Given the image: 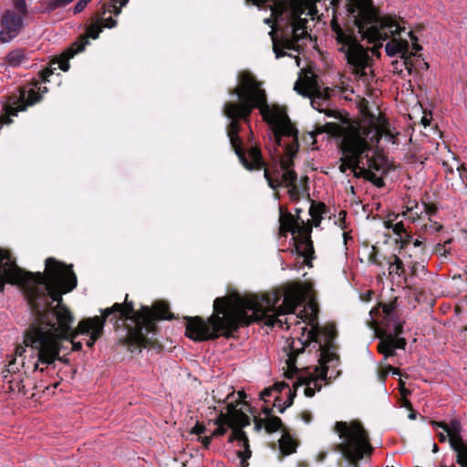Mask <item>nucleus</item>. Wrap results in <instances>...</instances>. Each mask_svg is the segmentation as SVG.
I'll return each instance as SVG.
<instances>
[{
    "mask_svg": "<svg viewBox=\"0 0 467 467\" xmlns=\"http://www.w3.org/2000/svg\"><path fill=\"white\" fill-rule=\"evenodd\" d=\"M389 319L386 324V336L379 343V351L384 355L385 358L393 356L396 349H403L406 346V340L399 337L403 330V324L399 319L391 317L387 313Z\"/></svg>",
    "mask_w": 467,
    "mask_h": 467,
    "instance_id": "obj_12",
    "label": "nucleus"
},
{
    "mask_svg": "<svg viewBox=\"0 0 467 467\" xmlns=\"http://www.w3.org/2000/svg\"><path fill=\"white\" fill-rule=\"evenodd\" d=\"M52 74V70L51 69H47L46 71H43L41 73V78L44 82H47L48 81L47 78Z\"/></svg>",
    "mask_w": 467,
    "mask_h": 467,
    "instance_id": "obj_32",
    "label": "nucleus"
},
{
    "mask_svg": "<svg viewBox=\"0 0 467 467\" xmlns=\"http://www.w3.org/2000/svg\"><path fill=\"white\" fill-rule=\"evenodd\" d=\"M437 450H438L437 445H436V444H433V451H437Z\"/></svg>",
    "mask_w": 467,
    "mask_h": 467,
    "instance_id": "obj_38",
    "label": "nucleus"
},
{
    "mask_svg": "<svg viewBox=\"0 0 467 467\" xmlns=\"http://www.w3.org/2000/svg\"><path fill=\"white\" fill-rule=\"evenodd\" d=\"M369 0H347V11L348 13V16L351 19L352 17H357L359 16L363 10L366 12V6L368 7Z\"/></svg>",
    "mask_w": 467,
    "mask_h": 467,
    "instance_id": "obj_17",
    "label": "nucleus"
},
{
    "mask_svg": "<svg viewBox=\"0 0 467 467\" xmlns=\"http://www.w3.org/2000/svg\"><path fill=\"white\" fill-rule=\"evenodd\" d=\"M87 44V40H81L79 42H76L74 47L68 48L57 61L59 68L64 72L67 71L69 68L68 60L72 58L77 53L83 51Z\"/></svg>",
    "mask_w": 467,
    "mask_h": 467,
    "instance_id": "obj_16",
    "label": "nucleus"
},
{
    "mask_svg": "<svg viewBox=\"0 0 467 467\" xmlns=\"http://www.w3.org/2000/svg\"><path fill=\"white\" fill-rule=\"evenodd\" d=\"M324 204H318L317 206H315L314 204L311 205L309 209V213L314 221L315 226L319 225V223L321 221V213L324 211Z\"/></svg>",
    "mask_w": 467,
    "mask_h": 467,
    "instance_id": "obj_22",
    "label": "nucleus"
},
{
    "mask_svg": "<svg viewBox=\"0 0 467 467\" xmlns=\"http://www.w3.org/2000/svg\"><path fill=\"white\" fill-rule=\"evenodd\" d=\"M245 403H237L234 405L229 403L225 412H221L218 419L215 420L217 428L209 436H204L201 439L202 445L207 448L211 442L212 438L223 436L231 429L232 434L229 441H237L240 447H244L245 451L241 455L242 464L245 463L247 458L250 457V452L247 451L248 446L247 438L242 428L250 424L249 417L244 412Z\"/></svg>",
    "mask_w": 467,
    "mask_h": 467,
    "instance_id": "obj_9",
    "label": "nucleus"
},
{
    "mask_svg": "<svg viewBox=\"0 0 467 467\" xmlns=\"http://www.w3.org/2000/svg\"><path fill=\"white\" fill-rule=\"evenodd\" d=\"M265 426L268 432H274L281 428L282 421L278 417H270L266 420Z\"/></svg>",
    "mask_w": 467,
    "mask_h": 467,
    "instance_id": "obj_23",
    "label": "nucleus"
},
{
    "mask_svg": "<svg viewBox=\"0 0 467 467\" xmlns=\"http://www.w3.org/2000/svg\"><path fill=\"white\" fill-rule=\"evenodd\" d=\"M434 428H443L449 435V442L452 450L456 452L457 462L461 467H467V444L462 439V425L457 420H452L449 423L432 421Z\"/></svg>",
    "mask_w": 467,
    "mask_h": 467,
    "instance_id": "obj_13",
    "label": "nucleus"
},
{
    "mask_svg": "<svg viewBox=\"0 0 467 467\" xmlns=\"http://www.w3.org/2000/svg\"><path fill=\"white\" fill-rule=\"evenodd\" d=\"M102 20H103V25H102L103 27L112 28L117 26V20L112 17L102 18Z\"/></svg>",
    "mask_w": 467,
    "mask_h": 467,
    "instance_id": "obj_29",
    "label": "nucleus"
},
{
    "mask_svg": "<svg viewBox=\"0 0 467 467\" xmlns=\"http://www.w3.org/2000/svg\"><path fill=\"white\" fill-rule=\"evenodd\" d=\"M312 287L309 284L295 283L284 292L276 291L258 296L233 295L228 298H216L213 303L214 314L205 322L199 317L188 318L186 336L195 341H204L227 335L241 325L261 322L267 327L290 328L295 321V330L301 332V337H288L282 348L281 358L287 367L288 377L300 370L297 358L303 354L310 341H318L320 327L317 322V306L309 301L296 316L294 310L308 296Z\"/></svg>",
    "mask_w": 467,
    "mask_h": 467,
    "instance_id": "obj_3",
    "label": "nucleus"
},
{
    "mask_svg": "<svg viewBox=\"0 0 467 467\" xmlns=\"http://www.w3.org/2000/svg\"><path fill=\"white\" fill-rule=\"evenodd\" d=\"M401 394H402L403 396H406V394H407L406 390H405L403 388L401 389Z\"/></svg>",
    "mask_w": 467,
    "mask_h": 467,
    "instance_id": "obj_37",
    "label": "nucleus"
},
{
    "mask_svg": "<svg viewBox=\"0 0 467 467\" xmlns=\"http://www.w3.org/2000/svg\"><path fill=\"white\" fill-rule=\"evenodd\" d=\"M410 419H415L414 414H410Z\"/></svg>",
    "mask_w": 467,
    "mask_h": 467,
    "instance_id": "obj_41",
    "label": "nucleus"
},
{
    "mask_svg": "<svg viewBox=\"0 0 467 467\" xmlns=\"http://www.w3.org/2000/svg\"><path fill=\"white\" fill-rule=\"evenodd\" d=\"M389 275L400 276L403 272L402 261L396 254H392L389 260Z\"/></svg>",
    "mask_w": 467,
    "mask_h": 467,
    "instance_id": "obj_20",
    "label": "nucleus"
},
{
    "mask_svg": "<svg viewBox=\"0 0 467 467\" xmlns=\"http://www.w3.org/2000/svg\"><path fill=\"white\" fill-rule=\"evenodd\" d=\"M25 16L13 9L5 10L0 16V42L6 44L16 38L25 26Z\"/></svg>",
    "mask_w": 467,
    "mask_h": 467,
    "instance_id": "obj_14",
    "label": "nucleus"
},
{
    "mask_svg": "<svg viewBox=\"0 0 467 467\" xmlns=\"http://www.w3.org/2000/svg\"><path fill=\"white\" fill-rule=\"evenodd\" d=\"M441 429L443 431L439 433V438H440V441L444 442L447 440L449 441V435H448V432L443 428H441Z\"/></svg>",
    "mask_w": 467,
    "mask_h": 467,
    "instance_id": "obj_31",
    "label": "nucleus"
},
{
    "mask_svg": "<svg viewBox=\"0 0 467 467\" xmlns=\"http://www.w3.org/2000/svg\"><path fill=\"white\" fill-rule=\"evenodd\" d=\"M234 94L240 103H226L224 114L231 119L227 135L240 161L247 170L264 169L270 188L285 185L290 197L298 199L297 175L292 169L297 130L285 109L267 104L265 90L247 72L241 75Z\"/></svg>",
    "mask_w": 467,
    "mask_h": 467,
    "instance_id": "obj_2",
    "label": "nucleus"
},
{
    "mask_svg": "<svg viewBox=\"0 0 467 467\" xmlns=\"http://www.w3.org/2000/svg\"><path fill=\"white\" fill-rule=\"evenodd\" d=\"M367 9L351 20L362 37L373 43L375 47H381L383 42L390 38L385 46V51L389 57L400 54L404 57L409 50L410 40L415 51L420 49L416 42L417 38L411 30L406 29L403 21L392 16H380L373 6L372 0L368 1Z\"/></svg>",
    "mask_w": 467,
    "mask_h": 467,
    "instance_id": "obj_6",
    "label": "nucleus"
},
{
    "mask_svg": "<svg viewBox=\"0 0 467 467\" xmlns=\"http://www.w3.org/2000/svg\"><path fill=\"white\" fill-rule=\"evenodd\" d=\"M102 25H100L99 23L91 25L87 31L88 36L93 39L98 38L100 32L102 31Z\"/></svg>",
    "mask_w": 467,
    "mask_h": 467,
    "instance_id": "obj_26",
    "label": "nucleus"
},
{
    "mask_svg": "<svg viewBox=\"0 0 467 467\" xmlns=\"http://www.w3.org/2000/svg\"><path fill=\"white\" fill-rule=\"evenodd\" d=\"M128 2L129 0H113L111 4L105 7L103 14L109 12L118 16L120 14V8L126 5Z\"/></svg>",
    "mask_w": 467,
    "mask_h": 467,
    "instance_id": "obj_21",
    "label": "nucleus"
},
{
    "mask_svg": "<svg viewBox=\"0 0 467 467\" xmlns=\"http://www.w3.org/2000/svg\"><path fill=\"white\" fill-rule=\"evenodd\" d=\"M336 356L330 353L327 349L321 348L319 358V366L315 368H306L300 371L296 381L293 384L294 394L291 393L290 388L285 383H276L272 388H266L260 392L261 400L266 401V398L272 395L273 391H283L287 389L289 391V403L290 406L293 402V397L298 391H303L304 395L311 398L315 395L316 391H319L323 386V382L327 379L328 366L327 364L334 361Z\"/></svg>",
    "mask_w": 467,
    "mask_h": 467,
    "instance_id": "obj_7",
    "label": "nucleus"
},
{
    "mask_svg": "<svg viewBox=\"0 0 467 467\" xmlns=\"http://www.w3.org/2000/svg\"><path fill=\"white\" fill-rule=\"evenodd\" d=\"M385 225L388 229H391L394 234L401 236V234L405 231L404 225L401 222L392 223L391 220L385 222Z\"/></svg>",
    "mask_w": 467,
    "mask_h": 467,
    "instance_id": "obj_24",
    "label": "nucleus"
},
{
    "mask_svg": "<svg viewBox=\"0 0 467 467\" xmlns=\"http://www.w3.org/2000/svg\"><path fill=\"white\" fill-rule=\"evenodd\" d=\"M311 232L312 226L308 223H305L299 215L296 217L291 213H286L280 216V234L286 236L290 233L294 251L305 259L310 258L314 252L310 240Z\"/></svg>",
    "mask_w": 467,
    "mask_h": 467,
    "instance_id": "obj_11",
    "label": "nucleus"
},
{
    "mask_svg": "<svg viewBox=\"0 0 467 467\" xmlns=\"http://www.w3.org/2000/svg\"><path fill=\"white\" fill-rule=\"evenodd\" d=\"M74 0H51L47 3V9L48 10H55L58 7L66 6L67 5L70 4Z\"/></svg>",
    "mask_w": 467,
    "mask_h": 467,
    "instance_id": "obj_27",
    "label": "nucleus"
},
{
    "mask_svg": "<svg viewBox=\"0 0 467 467\" xmlns=\"http://www.w3.org/2000/svg\"><path fill=\"white\" fill-rule=\"evenodd\" d=\"M317 457H318V459H319L320 461H322V460L326 457V452H324V451L319 452V454L317 455Z\"/></svg>",
    "mask_w": 467,
    "mask_h": 467,
    "instance_id": "obj_33",
    "label": "nucleus"
},
{
    "mask_svg": "<svg viewBox=\"0 0 467 467\" xmlns=\"http://www.w3.org/2000/svg\"><path fill=\"white\" fill-rule=\"evenodd\" d=\"M279 448L283 454H291L296 451V441L288 433H283L279 440Z\"/></svg>",
    "mask_w": 467,
    "mask_h": 467,
    "instance_id": "obj_18",
    "label": "nucleus"
},
{
    "mask_svg": "<svg viewBox=\"0 0 467 467\" xmlns=\"http://www.w3.org/2000/svg\"><path fill=\"white\" fill-rule=\"evenodd\" d=\"M238 395L240 398H242L243 396H244L242 392H238Z\"/></svg>",
    "mask_w": 467,
    "mask_h": 467,
    "instance_id": "obj_40",
    "label": "nucleus"
},
{
    "mask_svg": "<svg viewBox=\"0 0 467 467\" xmlns=\"http://www.w3.org/2000/svg\"><path fill=\"white\" fill-rule=\"evenodd\" d=\"M12 4L16 13L26 16L28 11L26 0H12Z\"/></svg>",
    "mask_w": 467,
    "mask_h": 467,
    "instance_id": "obj_25",
    "label": "nucleus"
},
{
    "mask_svg": "<svg viewBox=\"0 0 467 467\" xmlns=\"http://www.w3.org/2000/svg\"><path fill=\"white\" fill-rule=\"evenodd\" d=\"M330 26L337 48L345 55L352 72L358 78L365 77L370 61L368 50L358 43L351 27L341 26L336 17L331 20Z\"/></svg>",
    "mask_w": 467,
    "mask_h": 467,
    "instance_id": "obj_10",
    "label": "nucleus"
},
{
    "mask_svg": "<svg viewBox=\"0 0 467 467\" xmlns=\"http://www.w3.org/2000/svg\"><path fill=\"white\" fill-rule=\"evenodd\" d=\"M317 1H283L271 6L275 23L272 25V18H265L264 22L272 27L269 35L276 58L286 55L284 50H297V42L309 36L306 23L308 18H315Z\"/></svg>",
    "mask_w": 467,
    "mask_h": 467,
    "instance_id": "obj_5",
    "label": "nucleus"
},
{
    "mask_svg": "<svg viewBox=\"0 0 467 467\" xmlns=\"http://www.w3.org/2000/svg\"><path fill=\"white\" fill-rule=\"evenodd\" d=\"M334 431L340 440L337 450L350 463L357 464L370 457L373 448L360 421H337Z\"/></svg>",
    "mask_w": 467,
    "mask_h": 467,
    "instance_id": "obj_8",
    "label": "nucleus"
},
{
    "mask_svg": "<svg viewBox=\"0 0 467 467\" xmlns=\"http://www.w3.org/2000/svg\"><path fill=\"white\" fill-rule=\"evenodd\" d=\"M296 66H299V61H298V58L296 57Z\"/></svg>",
    "mask_w": 467,
    "mask_h": 467,
    "instance_id": "obj_39",
    "label": "nucleus"
},
{
    "mask_svg": "<svg viewBox=\"0 0 467 467\" xmlns=\"http://www.w3.org/2000/svg\"><path fill=\"white\" fill-rule=\"evenodd\" d=\"M343 237H344V243L347 244V241H348V234L344 232L343 233Z\"/></svg>",
    "mask_w": 467,
    "mask_h": 467,
    "instance_id": "obj_34",
    "label": "nucleus"
},
{
    "mask_svg": "<svg viewBox=\"0 0 467 467\" xmlns=\"http://www.w3.org/2000/svg\"><path fill=\"white\" fill-rule=\"evenodd\" d=\"M420 244L421 243L419 240H415V242L413 243L414 246H420Z\"/></svg>",
    "mask_w": 467,
    "mask_h": 467,
    "instance_id": "obj_35",
    "label": "nucleus"
},
{
    "mask_svg": "<svg viewBox=\"0 0 467 467\" xmlns=\"http://www.w3.org/2000/svg\"><path fill=\"white\" fill-rule=\"evenodd\" d=\"M91 0H79L74 6V13L78 14L84 10Z\"/></svg>",
    "mask_w": 467,
    "mask_h": 467,
    "instance_id": "obj_28",
    "label": "nucleus"
},
{
    "mask_svg": "<svg viewBox=\"0 0 467 467\" xmlns=\"http://www.w3.org/2000/svg\"><path fill=\"white\" fill-rule=\"evenodd\" d=\"M6 60L10 66L18 67L27 60L26 53L24 49H14L9 52L6 57Z\"/></svg>",
    "mask_w": 467,
    "mask_h": 467,
    "instance_id": "obj_19",
    "label": "nucleus"
},
{
    "mask_svg": "<svg viewBox=\"0 0 467 467\" xmlns=\"http://www.w3.org/2000/svg\"><path fill=\"white\" fill-rule=\"evenodd\" d=\"M0 291L4 290L5 283L20 286L36 315V320L24 332V345L16 348L15 358L3 376L12 392L24 389L27 372H44L54 364L59 358L64 341L71 344L72 350L81 349L82 341L91 348L101 337L105 320L111 314L134 323L127 335L131 351L146 347V333L153 329L155 318H170L169 308L162 302L156 303L152 308L143 306L140 312H135L132 303L126 301L125 305L116 303L104 309L100 317L81 320L71 331L73 317L61 304V295L76 287L77 277L71 266L54 258L46 260L45 274H34L19 268L8 253L0 249Z\"/></svg>",
    "mask_w": 467,
    "mask_h": 467,
    "instance_id": "obj_1",
    "label": "nucleus"
},
{
    "mask_svg": "<svg viewBox=\"0 0 467 467\" xmlns=\"http://www.w3.org/2000/svg\"><path fill=\"white\" fill-rule=\"evenodd\" d=\"M206 431L205 427L201 424V423H197L192 430H191V434H196V435H200V434H202L204 433Z\"/></svg>",
    "mask_w": 467,
    "mask_h": 467,
    "instance_id": "obj_30",
    "label": "nucleus"
},
{
    "mask_svg": "<svg viewBox=\"0 0 467 467\" xmlns=\"http://www.w3.org/2000/svg\"><path fill=\"white\" fill-rule=\"evenodd\" d=\"M294 89L297 91L298 94L308 97L311 99V104L315 108V96L317 92V85L314 80L307 79V80H297L295 84Z\"/></svg>",
    "mask_w": 467,
    "mask_h": 467,
    "instance_id": "obj_15",
    "label": "nucleus"
},
{
    "mask_svg": "<svg viewBox=\"0 0 467 467\" xmlns=\"http://www.w3.org/2000/svg\"><path fill=\"white\" fill-rule=\"evenodd\" d=\"M381 180L379 178L377 179V182H375L378 186H380Z\"/></svg>",
    "mask_w": 467,
    "mask_h": 467,
    "instance_id": "obj_36",
    "label": "nucleus"
},
{
    "mask_svg": "<svg viewBox=\"0 0 467 467\" xmlns=\"http://www.w3.org/2000/svg\"><path fill=\"white\" fill-rule=\"evenodd\" d=\"M327 133L334 137H342V158L340 171L351 169L371 179L374 171H384L387 160L372 148L379 139L395 144L396 135L389 123L382 116L371 117L368 121L348 122L344 124L329 122L317 127L309 135L312 139L317 134Z\"/></svg>",
    "mask_w": 467,
    "mask_h": 467,
    "instance_id": "obj_4",
    "label": "nucleus"
}]
</instances>
